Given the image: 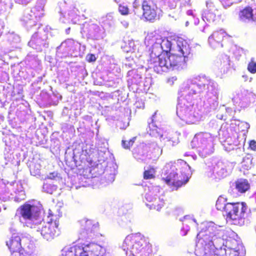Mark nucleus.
Listing matches in <instances>:
<instances>
[{"mask_svg":"<svg viewBox=\"0 0 256 256\" xmlns=\"http://www.w3.org/2000/svg\"><path fill=\"white\" fill-rule=\"evenodd\" d=\"M220 87L214 80L204 74L194 75L182 84L178 92L176 115L186 124H194L199 121L202 112L196 110L194 102L204 100L207 112L215 110L218 106Z\"/></svg>","mask_w":256,"mask_h":256,"instance_id":"f257e3e1","label":"nucleus"},{"mask_svg":"<svg viewBox=\"0 0 256 256\" xmlns=\"http://www.w3.org/2000/svg\"><path fill=\"white\" fill-rule=\"evenodd\" d=\"M195 254L196 256H220L218 249H222L225 242L223 228L213 222L203 223L202 230L197 234ZM226 255L239 256L240 252L234 249L226 250Z\"/></svg>","mask_w":256,"mask_h":256,"instance_id":"f03ea898","label":"nucleus"},{"mask_svg":"<svg viewBox=\"0 0 256 256\" xmlns=\"http://www.w3.org/2000/svg\"><path fill=\"white\" fill-rule=\"evenodd\" d=\"M162 44L168 61V70L185 69L191 51L187 41L182 38H177L171 40L164 38Z\"/></svg>","mask_w":256,"mask_h":256,"instance_id":"7ed1b4c3","label":"nucleus"},{"mask_svg":"<svg viewBox=\"0 0 256 256\" xmlns=\"http://www.w3.org/2000/svg\"><path fill=\"white\" fill-rule=\"evenodd\" d=\"M163 39L158 36L148 34L145 38L144 44L148 48L150 58L148 68L157 74L168 71V61L163 46Z\"/></svg>","mask_w":256,"mask_h":256,"instance_id":"20e7f679","label":"nucleus"},{"mask_svg":"<svg viewBox=\"0 0 256 256\" xmlns=\"http://www.w3.org/2000/svg\"><path fill=\"white\" fill-rule=\"evenodd\" d=\"M192 174L190 166L180 160L166 164L162 170V178L168 184L180 187L188 182Z\"/></svg>","mask_w":256,"mask_h":256,"instance_id":"39448f33","label":"nucleus"},{"mask_svg":"<svg viewBox=\"0 0 256 256\" xmlns=\"http://www.w3.org/2000/svg\"><path fill=\"white\" fill-rule=\"evenodd\" d=\"M122 248L126 256H155L148 239L140 233L126 236Z\"/></svg>","mask_w":256,"mask_h":256,"instance_id":"423d86ee","label":"nucleus"},{"mask_svg":"<svg viewBox=\"0 0 256 256\" xmlns=\"http://www.w3.org/2000/svg\"><path fill=\"white\" fill-rule=\"evenodd\" d=\"M249 212L244 202H230L227 204L223 215L226 216L227 222L242 226L244 224L245 219L248 216Z\"/></svg>","mask_w":256,"mask_h":256,"instance_id":"0eeeda50","label":"nucleus"},{"mask_svg":"<svg viewBox=\"0 0 256 256\" xmlns=\"http://www.w3.org/2000/svg\"><path fill=\"white\" fill-rule=\"evenodd\" d=\"M62 256H106V248L94 242L84 244L66 247L62 250Z\"/></svg>","mask_w":256,"mask_h":256,"instance_id":"6e6552de","label":"nucleus"},{"mask_svg":"<svg viewBox=\"0 0 256 256\" xmlns=\"http://www.w3.org/2000/svg\"><path fill=\"white\" fill-rule=\"evenodd\" d=\"M162 154V150L155 142L140 144L132 150L134 158L144 163H148L150 160H156Z\"/></svg>","mask_w":256,"mask_h":256,"instance_id":"1a4fd4ad","label":"nucleus"},{"mask_svg":"<svg viewBox=\"0 0 256 256\" xmlns=\"http://www.w3.org/2000/svg\"><path fill=\"white\" fill-rule=\"evenodd\" d=\"M16 216H18L19 220L24 226L31 228L42 220L40 208L28 204H24L20 210H17Z\"/></svg>","mask_w":256,"mask_h":256,"instance_id":"9d476101","label":"nucleus"},{"mask_svg":"<svg viewBox=\"0 0 256 256\" xmlns=\"http://www.w3.org/2000/svg\"><path fill=\"white\" fill-rule=\"evenodd\" d=\"M216 136L208 132H201L196 134L193 138L191 146L196 148L200 156L206 158L214 152V142Z\"/></svg>","mask_w":256,"mask_h":256,"instance_id":"9b49d317","label":"nucleus"},{"mask_svg":"<svg viewBox=\"0 0 256 256\" xmlns=\"http://www.w3.org/2000/svg\"><path fill=\"white\" fill-rule=\"evenodd\" d=\"M36 224L33 228L36 232H40L42 238L51 241L60 234V229L58 228V222L56 220L53 221L52 218L50 221L46 222L44 219L41 222Z\"/></svg>","mask_w":256,"mask_h":256,"instance_id":"f8f14e48","label":"nucleus"},{"mask_svg":"<svg viewBox=\"0 0 256 256\" xmlns=\"http://www.w3.org/2000/svg\"><path fill=\"white\" fill-rule=\"evenodd\" d=\"M80 29L82 37L88 40H98L103 39L106 36L104 28L92 20L84 23Z\"/></svg>","mask_w":256,"mask_h":256,"instance_id":"ddd939ff","label":"nucleus"},{"mask_svg":"<svg viewBox=\"0 0 256 256\" xmlns=\"http://www.w3.org/2000/svg\"><path fill=\"white\" fill-rule=\"evenodd\" d=\"M232 167V164L228 161H219L208 166L206 172L208 177L218 180L228 176Z\"/></svg>","mask_w":256,"mask_h":256,"instance_id":"4468645a","label":"nucleus"},{"mask_svg":"<svg viewBox=\"0 0 256 256\" xmlns=\"http://www.w3.org/2000/svg\"><path fill=\"white\" fill-rule=\"evenodd\" d=\"M80 225L79 238L93 240L101 234L98 232V224L93 220L84 218L78 221Z\"/></svg>","mask_w":256,"mask_h":256,"instance_id":"2eb2a0df","label":"nucleus"},{"mask_svg":"<svg viewBox=\"0 0 256 256\" xmlns=\"http://www.w3.org/2000/svg\"><path fill=\"white\" fill-rule=\"evenodd\" d=\"M50 28L38 26V32L32 36L28 43V46L37 51H42L44 48H48L49 46L48 33Z\"/></svg>","mask_w":256,"mask_h":256,"instance_id":"dca6fc26","label":"nucleus"},{"mask_svg":"<svg viewBox=\"0 0 256 256\" xmlns=\"http://www.w3.org/2000/svg\"><path fill=\"white\" fill-rule=\"evenodd\" d=\"M255 99L256 95L254 92L244 88H240L236 92L232 101L234 104L244 108L251 102H254Z\"/></svg>","mask_w":256,"mask_h":256,"instance_id":"f3484780","label":"nucleus"},{"mask_svg":"<svg viewBox=\"0 0 256 256\" xmlns=\"http://www.w3.org/2000/svg\"><path fill=\"white\" fill-rule=\"evenodd\" d=\"M142 17L146 21L154 22L156 18L158 7L154 0H142Z\"/></svg>","mask_w":256,"mask_h":256,"instance_id":"a211bd4d","label":"nucleus"},{"mask_svg":"<svg viewBox=\"0 0 256 256\" xmlns=\"http://www.w3.org/2000/svg\"><path fill=\"white\" fill-rule=\"evenodd\" d=\"M28 241L24 236L12 234L10 238L6 242V244L10 249L12 256H16V254H20L22 244Z\"/></svg>","mask_w":256,"mask_h":256,"instance_id":"6ab92c4d","label":"nucleus"},{"mask_svg":"<svg viewBox=\"0 0 256 256\" xmlns=\"http://www.w3.org/2000/svg\"><path fill=\"white\" fill-rule=\"evenodd\" d=\"M156 114V112L150 118V122H148V127L147 128L148 133L149 134L152 136L159 138L161 141L165 140V142H168V145H174L173 142L170 140V137H168L166 134V132H163L162 130L158 128L154 122V118Z\"/></svg>","mask_w":256,"mask_h":256,"instance_id":"aec40b11","label":"nucleus"},{"mask_svg":"<svg viewBox=\"0 0 256 256\" xmlns=\"http://www.w3.org/2000/svg\"><path fill=\"white\" fill-rule=\"evenodd\" d=\"M40 18L36 13L31 12V10H26L20 18V20L22 25L29 30L36 26Z\"/></svg>","mask_w":256,"mask_h":256,"instance_id":"412c9836","label":"nucleus"},{"mask_svg":"<svg viewBox=\"0 0 256 256\" xmlns=\"http://www.w3.org/2000/svg\"><path fill=\"white\" fill-rule=\"evenodd\" d=\"M97 150H95L94 156L92 160H96L100 164L104 162L107 158L108 152V143L104 140H98L96 142Z\"/></svg>","mask_w":256,"mask_h":256,"instance_id":"4be33fe9","label":"nucleus"},{"mask_svg":"<svg viewBox=\"0 0 256 256\" xmlns=\"http://www.w3.org/2000/svg\"><path fill=\"white\" fill-rule=\"evenodd\" d=\"M225 35L226 32L222 29L214 32L208 39L210 46L213 48L222 47L221 42Z\"/></svg>","mask_w":256,"mask_h":256,"instance_id":"5701e85b","label":"nucleus"},{"mask_svg":"<svg viewBox=\"0 0 256 256\" xmlns=\"http://www.w3.org/2000/svg\"><path fill=\"white\" fill-rule=\"evenodd\" d=\"M240 20L245 23L253 22L256 21L253 10L251 7L247 6L240 10L239 12Z\"/></svg>","mask_w":256,"mask_h":256,"instance_id":"b1692460","label":"nucleus"},{"mask_svg":"<svg viewBox=\"0 0 256 256\" xmlns=\"http://www.w3.org/2000/svg\"><path fill=\"white\" fill-rule=\"evenodd\" d=\"M77 10L73 8L68 12L66 15L64 14L60 9L59 12L60 14V20L63 23L72 22V24H76L78 22L79 16L76 14Z\"/></svg>","mask_w":256,"mask_h":256,"instance_id":"393cba45","label":"nucleus"},{"mask_svg":"<svg viewBox=\"0 0 256 256\" xmlns=\"http://www.w3.org/2000/svg\"><path fill=\"white\" fill-rule=\"evenodd\" d=\"M206 5L208 10L205 11L202 14V18L204 22L206 20L208 22L214 21L216 18V12L217 11V10L215 8L213 3L210 0L206 2Z\"/></svg>","mask_w":256,"mask_h":256,"instance_id":"a878e982","label":"nucleus"},{"mask_svg":"<svg viewBox=\"0 0 256 256\" xmlns=\"http://www.w3.org/2000/svg\"><path fill=\"white\" fill-rule=\"evenodd\" d=\"M24 238L28 239V241L22 244L21 252L16 254V256H31L34 252L35 246L30 240V235H27Z\"/></svg>","mask_w":256,"mask_h":256,"instance_id":"bb28decb","label":"nucleus"},{"mask_svg":"<svg viewBox=\"0 0 256 256\" xmlns=\"http://www.w3.org/2000/svg\"><path fill=\"white\" fill-rule=\"evenodd\" d=\"M79 147L81 148V155L86 156V160H92L94 158L95 153V148L94 145L90 144L82 143L79 145Z\"/></svg>","mask_w":256,"mask_h":256,"instance_id":"cd10ccee","label":"nucleus"},{"mask_svg":"<svg viewBox=\"0 0 256 256\" xmlns=\"http://www.w3.org/2000/svg\"><path fill=\"white\" fill-rule=\"evenodd\" d=\"M160 190L158 186H151L148 187V190L145 194V199L146 201L152 203V202L160 194Z\"/></svg>","mask_w":256,"mask_h":256,"instance_id":"c85d7f7f","label":"nucleus"},{"mask_svg":"<svg viewBox=\"0 0 256 256\" xmlns=\"http://www.w3.org/2000/svg\"><path fill=\"white\" fill-rule=\"evenodd\" d=\"M234 188L240 194L245 193L250 188V184L248 180L238 178L234 182Z\"/></svg>","mask_w":256,"mask_h":256,"instance_id":"c756f323","label":"nucleus"},{"mask_svg":"<svg viewBox=\"0 0 256 256\" xmlns=\"http://www.w3.org/2000/svg\"><path fill=\"white\" fill-rule=\"evenodd\" d=\"M67 40L62 42L60 46L56 48V56L57 58H65L70 56L71 53L68 46Z\"/></svg>","mask_w":256,"mask_h":256,"instance_id":"7c9ffc66","label":"nucleus"},{"mask_svg":"<svg viewBox=\"0 0 256 256\" xmlns=\"http://www.w3.org/2000/svg\"><path fill=\"white\" fill-rule=\"evenodd\" d=\"M25 64L27 68L34 70L40 66V60L36 55L29 54L26 58Z\"/></svg>","mask_w":256,"mask_h":256,"instance_id":"2f4dec72","label":"nucleus"},{"mask_svg":"<svg viewBox=\"0 0 256 256\" xmlns=\"http://www.w3.org/2000/svg\"><path fill=\"white\" fill-rule=\"evenodd\" d=\"M46 0H36L34 6L32 8L31 12L36 13L41 18L44 14V6L46 2Z\"/></svg>","mask_w":256,"mask_h":256,"instance_id":"473e14b6","label":"nucleus"},{"mask_svg":"<svg viewBox=\"0 0 256 256\" xmlns=\"http://www.w3.org/2000/svg\"><path fill=\"white\" fill-rule=\"evenodd\" d=\"M66 40L68 46L69 48L70 53L72 54H70V56H77L80 53V44L77 42L74 41L72 39H68Z\"/></svg>","mask_w":256,"mask_h":256,"instance_id":"72a5a7b5","label":"nucleus"},{"mask_svg":"<svg viewBox=\"0 0 256 256\" xmlns=\"http://www.w3.org/2000/svg\"><path fill=\"white\" fill-rule=\"evenodd\" d=\"M164 196L160 194L156 196L152 203L146 204V206H148L150 209H154L159 211L164 206Z\"/></svg>","mask_w":256,"mask_h":256,"instance_id":"f704fd0d","label":"nucleus"},{"mask_svg":"<svg viewBox=\"0 0 256 256\" xmlns=\"http://www.w3.org/2000/svg\"><path fill=\"white\" fill-rule=\"evenodd\" d=\"M230 60L228 56L226 54L222 55L220 58L219 68L222 73L225 74L230 68Z\"/></svg>","mask_w":256,"mask_h":256,"instance_id":"c9c22d12","label":"nucleus"},{"mask_svg":"<svg viewBox=\"0 0 256 256\" xmlns=\"http://www.w3.org/2000/svg\"><path fill=\"white\" fill-rule=\"evenodd\" d=\"M102 25L105 28H114L115 26V20L111 14H108L102 19Z\"/></svg>","mask_w":256,"mask_h":256,"instance_id":"e433bc0d","label":"nucleus"},{"mask_svg":"<svg viewBox=\"0 0 256 256\" xmlns=\"http://www.w3.org/2000/svg\"><path fill=\"white\" fill-rule=\"evenodd\" d=\"M7 39L12 48H17L18 47V44L20 42V38L18 34L14 32H10L7 35Z\"/></svg>","mask_w":256,"mask_h":256,"instance_id":"4c0bfd02","label":"nucleus"},{"mask_svg":"<svg viewBox=\"0 0 256 256\" xmlns=\"http://www.w3.org/2000/svg\"><path fill=\"white\" fill-rule=\"evenodd\" d=\"M12 6V0H0V14L10 12Z\"/></svg>","mask_w":256,"mask_h":256,"instance_id":"58836bf2","label":"nucleus"},{"mask_svg":"<svg viewBox=\"0 0 256 256\" xmlns=\"http://www.w3.org/2000/svg\"><path fill=\"white\" fill-rule=\"evenodd\" d=\"M128 74L129 76L132 75V78H128V81H131L132 84H140L142 80V76L140 73H138L137 70H132L128 71Z\"/></svg>","mask_w":256,"mask_h":256,"instance_id":"ea45409f","label":"nucleus"},{"mask_svg":"<svg viewBox=\"0 0 256 256\" xmlns=\"http://www.w3.org/2000/svg\"><path fill=\"white\" fill-rule=\"evenodd\" d=\"M180 220L183 222H186L188 221V223H192L196 222V220L192 218V216L190 215H186L183 217L182 219H180ZM184 224H186L183 223V227L182 228L181 232L182 234V236H186L190 228L188 226H187L185 228Z\"/></svg>","mask_w":256,"mask_h":256,"instance_id":"a19ab883","label":"nucleus"},{"mask_svg":"<svg viewBox=\"0 0 256 256\" xmlns=\"http://www.w3.org/2000/svg\"><path fill=\"white\" fill-rule=\"evenodd\" d=\"M228 203L226 198L220 196L216 202V206L218 210H221L224 213L226 209V206H227V204Z\"/></svg>","mask_w":256,"mask_h":256,"instance_id":"79ce46f5","label":"nucleus"},{"mask_svg":"<svg viewBox=\"0 0 256 256\" xmlns=\"http://www.w3.org/2000/svg\"><path fill=\"white\" fill-rule=\"evenodd\" d=\"M57 186L56 185L44 182L42 186V192L49 194H52L53 192L57 190Z\"/></svg>","mask_w":256,"mask_h":256,"instance_id":"37998d69","label":"nucleus"},{"mask_svg":"<svg viewBox=\"0 0 256 256\" xmlns=\"http://www.w3.org/2000/svg\"><path fill=\"white\" fill-rule=\"evenodd\" d=\"M242 166L244 168L248 170L252 166V158L250 156H246L243 158L242 162Z\"/></svg>","mask_w":256,"mask_h":256,"instance_id":"c03bdc74","label":"nucleus"},{"mask_svg":"<svg viewBox=\"0 0 256 256\" xmlns=\"http://www.w3.org/2000/svg\"><path fill=\"white\" fill-rule=\"evenodd\" d=\"M218 134L220 139H225L229 136L228 130L223 126H222L220 128L218 131Z\"/></svg>","mask_w":256,"mask_h":256,"instance_id":"a18cd8bd","label":"nucleus"},{"mask_svg":"<svg viewBox=\"0 0 256 256\" xmlns=\"http://www.w3.org/2000/svg\"><path fill=\"white\" fill-rule=\"evenodd\" d=\"M45 179H49L55 181H59L60 180H61V177L60 174L57 172H54L48 174Z\"/></svg>","mask_w":256,"mask_h":256,"instance_id":"49530a36","label":"nucleus"},{"mask_svg":"<svg viewBox=\"0 0 256 256\" xmlns=\"http://www.w3.org/2000/svg\"><path fill=\"white\" fill-rule=\"evenodd\" d=\"M40 164H34V166H32L30 167V172L32 175L33 176H37L40 175Z\"/></svg>","mask_w":256,"mask_h":256,"instance_id":"de8ad7c7","label":"nucleus"},{"mask_svg":"<svg viewBox=\"0 0 256 256\" xmlns=\"http://www.w3.org/2000/svg\"><path fill=\"white\" fill-rule=\"evenodd\" d=\"M136 139V137H134L130 139L128 141L122 140V147L125 149H129L130 146H132L134 143Z\"/></svg>","mask_w":256,"mask_h":256,"instance_id":"09e8293b","label":"nucleus"},{"mask_svg":"<svg viewBox=\"0 0 256 256\" xmlns=\"http://www.w3.org/2000/svg\"><path fill=\"white\" fill-rule=\"evenodd\" d=\"M248 70L252 74L256 72V62L254 61V58L251 59L250 62L248 64Z\"/></svg>","mask_w":256,"mask_h":256,"instance_id":"8fccbe9b","label":"nucleus"},{"mask_svg":"<svg viewBox=\"0 0 256 256\" xmlns=\"http://www.w3.org/2000/svg\"><path fill=\"white\" fill-rule=\"evenodd\" d=\"M154 173V168H150V170H145L144 174V179H150L153 178Z\"/></svg>","mask_w":256,"mask_h":256,"instance_id":"3c124183","label":"nucleus"},{"mask_svg":"<svg viewBox=\"0 0 256 256\" xmlns=\"http://www.w3.org/2000/svg\"><path fill=\"white\" fill-rule=\"evenodd\" d=\"M142 1L141 0H135L134 2L132 4V6L134 8V12L135 14H137V10L138 8H142Z\"/></svg>","mask_w":256,"mask_h":256,"instance_id":"603ef678","label":"nucleus"},{"mask_svg":"<svg viewBox=\"0 0 256 256\" xmlns=\"http://www.w3.org/2000/svg\"><path fill=\"white\" fill-rule=\"evenodd\" d=\"M224 110L226 111V114H228L229 116H232L233 114L235 112V111H234L232 108H224V106H220L219 108L220 112H222Z\"/></svg>","mask_w":256,"mask_h":256,"instance_id":"864d4df0","label":"nucleus"},{"mask_svg":"<svg viewBox=\"0 0 256 256\" xmlns=\"http://www.w3.org/2000/svg\"><path fill=\"white\" fill-rule=\"evenodd\" d=\"M111 169L110 170V172L109 174L108 180L110 182H113L114 180V176L116 174V170L114 167L110 168Z\"/></svg>","mask_w":256,"mask_h":256,"instance_id":"5fc2aeb1","label":"nucleus"},{"mask_svg":"<svg viewBox=\"0 0 256 256\" xmlns=\"http://www.w3.org/2000/svg\"><path fill=\"white\" fill-rule=\"evenodd\" d=\"M224 8L230 6L234 2V0H219Z\"/></svg>","mask_w":256,"mask_h":256,"instance_id":"6e6d98bb","label":"nucleus"},{"mask_svg":"<svg viewBox=\"0 0 256 256\" xmlns=\"http://www.w3.org/2000/svg\"><path fill=\"white\" fill-rule=\"evenodd\" d=\"M96 58V55L92 54H88L86 56V60L90 62H95Z\"/></svg>","mask_w":256,"mask_h":256,"instance_id":"4d7b16f0","label":"nucleus"},{"mask_svg":"<svg viewBox=\"0 0 256 256\" xmlns=\"http://www.w3.org/2000/svg\"><path fill=\"white\" fill-rule=\"evenodd\" d=\"M118 10L122 14H126L128 12V9L127 7L122 6H120L118 7Z\"/></svg>","mask_w":256,"mask_h":256,"instance_id":"13d9d810","label":"nucleus"},{"mask_svg":"<svg viewBox=\"0 0 256 256\" xmlns=\"http://www.w3.org/2000/svg\"><path fill=\"white\" fill-rule=\"evenodd\" d=\"M32 0H14V2L18 4L26 6L28 4H29Z\"/></svg>","mask_w":256,"mask_h":256,"instance_id":"bf43d9fd","label":"nucleus"},{"mask_svg":"<svg viewBox=\"0 0 256 256\" xmlns=\"http://www.w3.org/2000/svg\"><path fill=\"white\" fill-rule=\"evenodd\" d=\"M249 146L250 148L253 150H256V141L252 140L249 142Z\"/></svg>","mask_w":256,"mask_h":256,"instance_id":"052dcab7","label":"nucleus"},{"mask_svg":"<svg viewBox=\"0 0 256 256\" xmlns=\"http://www.w3.org/2000/svg\"><path fill=\"white\" fill-rule=\"evenodd\" d=\"M25 198V195L24 194V192L23 191L20 192V197H18L16 196L15 197V200L16 202H20L22 200H24Z\"/></svg>","mask_w":256,"mask_h":256,"instance_id":"680f3d73","label":"nucleus"},{"mask_svg":"<svg viewBox=\"0 0 256 256\" xmlns=\"http://www.w3.org/2000/svg\"><path fill=\"white\" fill-rule=\"evenodd\" d=\"M216 118L218 119L224 120H225L226 119V114L224 115V114H216Z\"/></svg>","mask_w":256,"mask_h":256,"instance_id":"e2e57ef3","label":"nucleus"},{"mask_svg":"<svg viewBox=\"0 0 256 256\" xmlns=\"http://www.w3.org/2000/svg\"><path fill=\"white\" fill-rule=\"evenodd\" d=\"M78 153V150L75 148L74 150H73V152L72 154V160H76V154Z\"/></svg>","mask_w":256,"mask_h":256,"instance_id":"0e129e2a","label":"nucleus"},{"mask_svg":"<svg viewBox=\"0 0 256 256\" xmlns=\"http://www.w3.org/2000/svg\"><path fill=\"white\" fill-rule=\"evenodd\" d=\"M236 149V150L240 151L241 149L240 148H236V146H232V148H226V150L228 151H230V150H234Z\"/></svg>","mask_w":256,"mask_h":256,"instance_id":"69168bd1","label":"nucleus"},{"mask_svg":"<svg viewBox=\"0 0 256 256\" xmlns=\"http://www.w3.org/2000/svg\"><path fill=\"white\" fill-rule=\"evenodd\" d=\"M130 48L131 46H132V48H130V50H126V52H134V42H130L129 44H128Z\"/></svg>","mask_w":256,"mask_h":256,"instance_id":"338daca9","label":"nucleus"},{"mask_svg":"<svg viewBox=\"0 0 256 256\" xmlns=\"http://www.w3.org/2000/svg\"><path fill=\"white\" fill-rule=\"evenodd\" d=\"M186 14L188 16H192L193 18H194L196 16L195 14H194V12L192 10H188L187 12H186Z\"/></svg>","mask_w":256,"mask_h":256,"instance_id":"774afa93","label":"nucleus"}]
</instances>
